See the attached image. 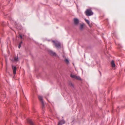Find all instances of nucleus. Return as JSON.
Returning <instances> with one entry per match:
<instances>
[{"label":"nucleus","instance_id":"obj_1","mask_svg":"<svg viewBox=\"0 0 125 125\" xmlns=\"http://www.w3.org/2000/svg\"><path fill=\"white\" fill-rule=\"evenodd\" d=\"M85 14L87 16L92 15L93 14V13L90 9H87L85 12Z\"/></svg>","mask_w":125,"mask_h":125},{"label":"nucleus","instance_id":"obj_2","mask_svg":"<svg viewBox=\"0 0 125 125\" xmlns=\"http://www.w3.org/2000/svg\"><path fill=\"white\" fill-rule=\"evenodd\" d=\"M38 98L39 100L41 102L42 104V110L44 108V103L43 101V100L42 97L41 96H38Z\"/></svg>","mask_w":125,"mask_h":125},{"label":"nucleus","instance_id":"obj_3","mask_svg":"<svg viewBox=\"0 0 125 125\" xmlns=\"http://www.w3.org/2000/svg\"><path fill=\"white\" fill-rule=\"evenodd\" d=\"M52 42L54 43L56 47L59 48L61 47V44L60 42H57L54 41H53Z\"/></svg>","mask_w":125,"mask_h":125},{"label":"nucleus","instance_id":"obj_4","mask_svg":"<svg viewBox=\"0 0 125 125\" xmlns=\"http://www.w3.org/2000/svg\"><path fill=\"white\" fill-rule=\"evenodd\" d=\"M73 22L75 25H77L79 23V20L78 19L75 18L74 19Z\"/></svg>","mask_w":125,"mask_h":125},{"label":"nucleus","instance_id":"obj_5","mask_svg":"<svg viewBox=\"0 0 125 125\" xmlns=\"http://www.w3.org/2000/svg\"><path fill=\"white\" fill-rule=\"evenodd\" d=\"M12 68L13 71V73L14 74H15L16 73V67L12 66Z\"/></svg>","mask_w":125,"mask_h":125},{"label":"nucleus","instance_id":"obj_6","mask_svg":"<svg viewBox=\"0 0 125 125\" xmlns=\"http://www.w3.org/2000/svg\"><path fill=\"white\" fill-rule=\"evenodd\" d=\"M49 52L51 55L54 56H56V54L55 52L52 51L50 50L49 51Z\"/></svg>","mask_w":125,"mask_h":125},{"label":"nucleus","instance_id":"obj_7","mask_svg":"<svg viewBox=\"0 0 125 125\" xmlns=\"http://www.w3.org/2000/svg\"><path fill=\"white\" fill-rule=\"evenodd\" d=\"M65 123V121L64 120H62L60 121L58 124H61L62 125L63 124H64Z\"/></svg>","mask_w":125,"mask_h":125},{"label":"nucleus","instance_id":"obj_8","mask_svg":"<svg viewBox=\"0 0 125 125\" xmlns=\"http://www.w3.org/2000/svg\"><path fill=\"white\" fill-rule=\"evenodd\" d=\"M111 65L112 67H114L115 66V64L113 60H112L111 62Z\"/></svg>","mask_w":125,"mask_h":125},{"label":"nucleus","instance_id":"obj_9","mask_svg":"<svg viewBox=\"0 0 125 125\" xmlns=\"http://www.w3.org/2000/svg\"><path fill=\"white\" fill-rule=\"evenodd\" d=\"M75 79L77 80H82L81 79V78L80 77L78 76H76L75 77Z\"/></svg>","mask_w":125,"mask_h":125},{"label":"nucleus","instance_id":"obj_10","mask_svg":"<svg viewBox=\"0 0 125 125\" xmlns=\"http://www.w3.org/2000/svg\"><path fill=\"white\" fill-rule=\"evenodd\" d=\"M14 61L15 62H17L18 60V57H14Z\"/></svg>","mask_w":125,"mask_h":125},{"label":"nucleus","instance_id":"obj_11","mask_svg":"<svg viewBox=\"0 0 125 125\" xmlns=\"http://www.w3.org/2000/svg\"><path fill=\"white\" fill-rule=\"evenodd\" d=\"M85 20L86 23L88 24L90 26L89 21L88 20L86 19H85Z\"/></svg>","mask_w":125,"mask_h":125},{"label":"nucleus","instance_id":"obj_12","mask_svg":"<svg viewBox=\"0 0 125 125\" xmlns=\"http://www.w3.org/2000/svg\"><path fill=\"white\" fill-rule=\"evenodd\" d=\"M64 61L67 64H68L69 63V60L66 59H65Z\"/></svg>","mask_w":125,"mask_h":125},{"label":"nucleus","instance_id":"obj_13","mask_svg":"<svg viewBox=\"0 0 125 125\" xmlns=\"http://www.w3.org/2000/svg\"><path fill=\"white\" fill-rule=\"evenodd\" d=\"M27 121L30 124H31V119H28L27 120Z\"/></svg>","mask_w":125,"mask_h":125},{"label":"nucleus","instance_id":"obj_14","mask_svg":"<svg viewBox=\"0 0 125 125\" xmlns=\"http://www.w3.org/2000/svg\"><path fill=\"white\" fill-rule=\"evenodd\" d=\"M24 35H22V34H19V37L21 39L23 38V36Z\"/></svg>","mask_w":125,"mask_h":125},{"label":"nucleus","instance_id":"obj_15","mask_svg":"<svg viewBox=\"0 0 125 125\" xmlns=\"http://www.w3.org/2000/svg\"><path fill=\"white\" fill-rule=\"evenodd\" d=\"M76 76L75 75H72V74H71V76L73 78L75 79Z\"/></svg>","mask_w":125,"mask_h":125},{"label":"nucleus","instance_id":"obj_16","mask_svg":"<svg viewBox=\"0 0 125 125\" xmlns=\"http://www.w3.org/2000/svg\"><path fill=\"white\" fill-rule=\"evenodd\" d=\"M83 24H81L80 27V30H82V29L83 28Z\"/></svg>","mask_w":125,"mask_h":125},{"label":"nucleus","instance_id":"obj_17","mask_svg":"<svg viewBox=\"0 0 125 125\" xmlns=\"http://www.w3.org/2000/svg\"><path fill=\"white\" fill-rule=\"evenodd\" d=\"M69 84L72 87H73V85L72 83L70 82L69 83Z\"/></svg>","mask_w":125,"mask_h":125},{"label":"nucleus","instance_id":"obj_18","mask_svg":"<svg viewBox=\"0 0 125 125\" xmlns=\"http://www.w3.org/2000/svg\"><path fill=\"white\" fill-rule=\"evenodd\" d=\"M119 107H118L116 109V112H119Z\"/></svg>","mask_w":125,"mask_h":125},{"label":"nucleus","instance_id":"obj_19","mask_svg":"<svg viewBox=\"0 0 125 125\" xmlns=\"http://www.w3.org/2000/svg\"><path fill=\"white\" fill-rule=\"evenodd\" d=\"M22 41H21V42H20L19 44L21 45V44H22Z\"/></svg>","mask_w":125,"mask_h":125},{"label":"nucleus","instance_id":"obj_20","mask_svg":"<svg viewBox=\"0 0 125 125\" xmlns=\"http://www.w3.org/2000/svg\"><path fill=\"white\" fill-rule=\"evenodd\" d=\"M21 47V45L19 44V47H18L19 48H20V47Z\"/></svg>","mask_w":125,"mask_h":125},{"label":"nucleus","instance_id":"obj_21","mask_svg":"<svg viewBox=\"0 0 125 125\" xmlns=\"http://www.w3.org/2000/svg\"><path fill=\"white\" fill-rule=\"evenodd\" d=\"M31 124H32V125H34V123L32 122V123H31Z\"/></svg>","mask_w":125,"mask_h":125},{"label":"nucleus","instance_id":"obj_22","mask_svg":"<svg viewBox=\"0 0 125 125\" xmlns=\"http://www.w3.org/2000/svg\"><path fill=\"white\" fill-rule=\"evenodd\" d=\"M99 73H100V75H101V72H100V71H99Z\"/></svg>","mask_w":125,"mask_h":125},{"label":"nucleus","instance_id":"obj_23","mask_svg":"<svg viewBox=\"0 0 125 125\" xmlns=\"http://www.w3.org/2000/svg\"><path fill=\"white\" fill-rule=\"evenodd\" d=\"M63 56V57H64V56Z\"/></svg>","mask_w":125,"mask_h":125}]
</instances>
